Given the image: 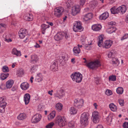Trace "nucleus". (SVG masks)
Segmentation results:
<instances>
[{
  "label": "nucleus",
  "mask_w": 128,
  "mask_h": 128,
  "mask_svg": "<svg viewBox=\"0 0 128 128\" xmlns=\"http://www.w3.org/2000/svg\"><path fill=\"white\" fill-rule=\"evenodd\" d=\"M9 74L7 73H2L0 76V78L2 80L6 79L9 76Z\"/></svg>",
  "instance_id": "obj_31"
},
{
  "label": "nucleus",
  "mask_w": 128,
  "mask_h": 128,
  "mask_svg": "<svg viewBox=\"0 0 128 128\" xmlns=\"http://www.w3.org/2000/svg\"><path fill=\"white\" fill-rule=\"evenodd\" d=\"M86 65L88 68L92 69L97 68L101 65L100 61L98 60L88 62L86 64Z\"/></svg>",
  "instance_id": "obj_2"
},
{
  "label": "nucleus",
  "mask_w": 128,
  "mask_h": 128,
  "mask_svg": "<svg viewBox=\"0 0 128 128\" xmlns=\"http://www.w3.org/2000/svg\"><path fill=\"white\" fill-rule=\"evenodd\" d=\"M109 16V14L108 12H105L100 16L99 17V18L101 20H105Z\"/></svg>",
  "instance_id": "obj_23"
},
{
  "label": "nucleus",
  "mask_w": 128,
  "mask_h": 128,
  "mask_svg": "<svg viewBox=\"0 0 128 128\" xmlns=\"http://www.w3.org/2000/svg\"><path fill=\"white\" fill-rule=\"evenodd\" d=\"M54 125V123L53 122H51L48 123L46 127V128H52Z\"/></svg>",
  "instance_id": "obj_48"
},
{
  "label": "nucleus",
  "mask_w": 128,
  "mask_h": 128,
  "mask_svg": "<svg viewBox=\"0 0 128 128\" xmlns=\"http://www.w3.org/2000/svg\"><path fill=\"white\" fill-rule=\"evenodd\" d=\"M62 57V59L65 61L67 60L68 58V55L66 53H63Z\"/></svg>",
  "instance_id": "obj_37"
},
{
  "label": "nucleus",
  "mask_w": 128,
  "mask_h": 128,
  "mask_svg": "<svg viewBox=\"0 0 128 128\" xmlns=\"http://www.w3.org/2000/svg\"><path fill=\"white\" fill-rule=\"evenodd\" d=\"M74 122L73 121H71L68 123V125L69 127L71 128H73L74 127Z\"/></svg>",
  "instance_id": "obj_47"
},
{
  "label": "nucleus",
  "mask_w": 128,
  "mask_h": 128,
  "mask_svg": "<svg viewBox=\"0 0 128 128\" xmlns=\"http://www.w3.org/2000/svg\"><path fill=\"white\" fill-rule=\"evenodd\" d=\"M112 44V42L111 40H106L102 46L104 48H110Z\"/></svg>",
  "instance_id": "obj_11"
},
{
  "label": "nucleus",
  "mask_w": 128,
  "mask_h": 128,
  "mask_svg": "<svg viewBox=\"0 0 128 128\" xmlns=\"http://www.w3.org/2000/svg\"><path fill=\"white\" fill-rule=\"evenodd\" d=\"M114 54V50H112L109 52L108 54V58L112 57Z\"/></svg>",
  "instance_id": "obj_41"
},
{
  "label": "nucleus",
  "mask_w": 128,
  "mask_h": 128,
  "mask_svg": "<svg viewBox=\"0 0 128 128\" xmlns=\"http://www.w3.org/2000/svg\"><path fill=\"white\" fill-rule=\"evenodd\" d=\"M26 118V115L24 114H20L17 117L18 119L20 120H22Z\"/></svg>",
  "instance_id": "obj_29"
},
{
  "label": "nucleus",
  "mask_w": 128,
  "mask_h": 128,
  "mask_svg": "<svg viewBox=\"0 0 128 128\" xmlns=\"http://www.w3.org/2000/svg\"><path fill=\"white\" fill-rule=\"evenodd\" d=\"M2 70L4 72H7L9 71L8 67L6 66H4L3 67Z\"/></svg>",
  "instance_id": "obj_46"
},
{
  "label": "nucleus",
  "mask_w": 128,
  "mask_h": 128,
  "mask_svg": "<svg viewBox=\"0 0 128 128\" xmlns=\"http://www.w3.org/2000/svg\"><path fill=\"white\" fill-rule=\"evenodd\" d=\"M56 112L55 111H53L48 116V119L49 120H51L55 116Z\"/></svg>",
  "instance_id": "obj_27"
},
{
  "label": "nucleus",
  "mask_w": 128,
  "mask_h": 128,
  "mask_svg": "<svg viewBox=\"0 0 128 128\" xmlns=\"http://www.w3.org/2000/svg\"><path fill=\"white\" fill-rule=\"evenodd\" d=\"M56 92L54 94V96L56 98H57L59 99L61 98L64 96L63 93L64 92V90L60 88L58 92V90H56Z\"/></svg>",
  "instance_id": "obj_9"
},
{
  "label": "nucleus",
  "mask_w": 128,
  "mask_h": 128,
  "mask_svg": "<svg viewBox=\"0 0 128 128\" xmlns=\"http://www.w3.org/2000/svg\"><path fill=\"white\" fill-rule=\"evenodd\" d=\"M74 105L78 108L82 107L84 103V101L82 99H76L74 100Z\"/></svg>",
  "instance_id": "obj_8"
},
{
  "label": "nucleus",
  "mask_w": 128,
  "mask_h": 128,
  "mask_svg": "<svg viewBox=\"0 0 128 128\" xmlns=\"http://www.w3.org/2000/svg\"><path fill=\"white\" fill-rule=\"evenodd\" d=\"M126 11V9L125 7H121V9L120 13L122 14L124 13Z\"/></svg>",
  "instance_id": "obj_54"
},
{
  "label": "nucleus",
  "mask_w": 128,
  "mask_h": 128,
  "mask_svg": "<svg viewBox=\"0 0 128 128\" xmlns=\"http://www.w3.org/2000/svg\"><path fill=\"white\" fill-rule=\"evenodd\" d=\"M116 30V28L113 26L108 28L107 30V31L109 34H111L115 32Z\"/></svg>",
  "instance_id": "obj_30"
},
{
  "label": "nucleus",
  "mask_w": 128,
  "mask_h": 128,
  "mask_svg": "<svg viewBox=\"0 0 128 128\" xmlns=\"http://www.w3.org/2000/svg\"><path fill=\"white\" fill-rule=\"evenodd\" d=\"M24 19L26 21H31L33 20V16L32 14H28L26 16H24Z\"/></svg>",
  "instance_id": "obj_17"
},
{
  "label": "nucleus",
  "mask_w": 128,
  "mask_h": 128,
  "mask_svg": "<svg viewBox=\"0 0 128 128\" xmlns=\"http://www.w3.org/2000/svg\"><path fill=\"white\" fill-rule=\"evenodd\" d=\"M49 26L48 25H46L45 24H42L41 25L42 28V30L45 32L46 29L49 27Z\"/></svg>",
  "instance_id": "obj_40"
},
{
  "label": "nucleus",
  "mask_w": 128,
  "mask_h": 128,
  "mask_svg": "<svg viewBox=\"0 0 128 128\" xmlns=\"http://www.w3.org/2000/svg\"><path fill=\"white\" fill-rule=\"evenodd\" d=\"M6 25L4 24H0V33H2L5 30Z\"/></svg>",
  "instance_id": "obj_28"
},
{
  "label": "nucleus",
  "mask_w": 128,
  "mask_h": 128,
  "mask_svg": "<svg viewBox=\"0 0 128 128\" xmlns=\"http://www.w3.org/2000/svg\"><path fill=\"white\" fill-rule=\"evenodd\" d=\"M77 112V110L74 107H71L70 109V113L71 114H76Z\"/></svg>",
  "instance_id": "obj_32"
},
{
  "label": "nucleus",
  "mask_w": 128,
  "mask_h": 128,
  "mask_svg": "<svg viewBox=\"0 0 128 128\" xmlns=\"http://www.w3.org/2000/svg\"><path fill=\"white\" fill-rule=\"evenodd\" d=\"M123 126L124 128H128V122H124Z\"/></svg>",
  "instance_id": "obj_56"
},
{
  "label": "nucleus",
  "mask_w": 128,
  "mask_h": 128,
  "mask_svg": "<svg viewBox=\"0 0 128 128\" xmlns=\"http://www.w3.org/2000/svg\"><path fill=\"white\" fill-rule=\"evenodd\" d=\"M85 0H80V5L83 6L85 3Z\"/></svg>",
  "instance_id": "obj_59"
},
{
  "label": "nucleus",
  "mask_w": 128,
  "mask_h": 128,
  "mask_svg": "<svg viewBox=\"0 0 128 128\" xmlns=\"http://www.w3.org/2000/svg\"><path fill=\"white\" fill-rule=\"evenodd\" d=\"M116 22H110L109 23V24L110 25H111L113 26L115 24Z\"/></svg>",
  "instance_id": "obj_60"
},
{
  "label": "nucleus",
  "mask_w": 128,
  "mask_h": 128,
  "mask_svg": "<svg viewBox=\"0 0 128 128\" xmlns=\"http://www.w3.org/2000/svg\"><path fill=\"white\" fill-rule=\"evenodd\" d=\"M27 32L26 29H21L18 32L19 36L21 38H24L27 35Z\"/></svg>",
  "instance_id": "obj_10"
},
{
  "label": "nucleus",
  "mask_w": 128,
  "mask_h": 128,
  "mask_svg": "<svg viewBox=\"0 0 128 128\" xmlns=\"http://www.w3.org/2000/svg\"><path fill=\"white\" fill-rule=\"evenodd\" d=\"M95 82L97 85L98 84L100 80V78L98 77H96L95 78Z\"/></svg>",
  "instance_id": "obj_53"
},
{
  "label": "nucleus",
  "mask_w": 128,
  "mask_h": 128,
  "mask_svg": "<svg viewBox=\"0 0 128 128\" xmlns=\"http://www.w3.org/2000/svg\"><path fill=\"white\" fill-rule=\"evenodd\" d=\"M37 66L36 65H34L32 68V71L33 72L36 70L37 69Z\"/></svg>",
  "instance_id": "obj_55"
},
{
  "label": "nucleus",
  "mask_w": 128,
  "mask_h": 128,
  "mask_svg": "<svg viewBox=\"0 0 128 128\" xmlns=\"http://www.w3.org/2000/svg\"><path fill=\"white\" fill-rule=\"evenodd\" d=\"M41 74L40 73H38L37 74L36 76V79L37 80V81L38 82H41L42 80V78L40 77Z\"/></svg>",
  "instance_id": "obj_42"
},
{
  "label": "nucleus",
  "mask_w": 128,
  "mask_h": 128,
  "mask_svg": "<svg viewBox=\"0 0 128 128\" xmlns=\"http://www.w3.org/2000/svg\"><path fill=\"white\" fill-rule=\"evenodd\" d=\"M64 9L63 8L61 7L57 8L54 9V14L57 17H60L62 16V13Z\"/></svg>",
  "instance_id": "obj_6"
},
{
  "label": "nucleus",
  "mask_w": 128,
  "mask_h": 128,
  "mask_svg": "<svg viewBox=\"0 0 128 128\" xmlns=\"http://www.w3.org/2000/svg\"><path fill=\"white\" fill-rule=\"evenodd\" d=\"M30 96L28 93L25 94L24 96V101L26 105L28 104L30 100Z\"/></svg>",
  "instance_id": "obj_14"
},
{
  "label": "nucleus",
  "mask_w": 128,
  "mask_h": 128,
  "mask_svg": "<svg viewBox=\"0 0 128 128\" xmlns=\"http://www.w3.org/2000/svg\"><path fill=\"white\" fill-rule=\"evenodd\" d=\"M5 98L4 96L1 97L0 98V104H4V103H6L5 102Z\"/></svg>",
  "instance_id": "obj_43"
},
{
  "label": "nucleus",
  "mask_w": 128,
  "mask_h": 128,
  "mask_svg": "<svg viewBox=\"0 0 128 128\" xmlns=\"http://www.w3.org/2000/svg\"><path fill=\"white\" fill-rule=\"evenodd\" d=\"M56 107L58 110L60 111L62 108V105L61 103H58L56 104Z\"/></svg>",
  "instance_id": "obj_33"
},
{
  "label": "nucleus",
  "mask_w": 128,
  "mask_h": 128,
  "mask_svg": "<svg viewBox=\"0 0 128 128\" xmlns=\"http://www.w3.org/2000/svg\"><path fill=\"white\" fill-rule=\"evenodd\" d=\"M12 53L13 54L16 55L17 56H20L21 55L20 51L18 50L15 48H14L12 49Z\"/></svg>",
  "instance_id": "obj_24"
},
{
  "label": "nucleus",
  "mask_w": 128,
  "mask_h": 128,
  "mask_svg": "<svg viewBox=\"0 0 128 128\" xmlns=\"http://www.w3.org/2000/svg\"><path fill=\"white\" fill-rule=\"evenodd\" d=\"M96 128H103V126L101 124L98 125Z\"/></svg>",
  "instance_id": "obj_62"
},
{
  "label": "nucleus",
  "mask_w": 128,
  "mask_h": 128,
  "mask_svg": "<svg viewBox=\"0 0 128 128\" xmlns=\"http://www.w3.org/2000/svg\"><path fill=\"white\" fill-rule=\"evenodd\" d=\"M117 93L118 94H122L124 91L123 88L122 87H119L116 90Z\"/></svg>",
  "instance_id": "obj_35"
},
{
  "label": "nucleus",
  "mask_w": 128,
  "mask_h": 128,
  "mask_svg": "<svg viewBox=\"0 0 128 128\" xmlns=\"http://www.w3.org/2000/svg\"><path fill=\"white\" fill-rule=\"evenodd\" d=\"M53 92L52 90H51V91H49L48 92V93L51 96H52V92Z\"/></svg>",
  "instance_id": "obj_63"
},
{
  "label": "nucleus",
  "mask_w": 128,
  "mask_h": 128,
  "mask_svg": "<svg viewBox=\"0 0 128 128\" xmlns=\"http://www.w3.org/2000/svg\"><path fill=\"white\" fill-rule=\"evenodd\" d=\"M12 91H15L17 90V87L16 86H13L12 89Z\"/></svg>",
  "instance_id": "obj_61"
},
{
  "label": "nucleus",
  "mask_w": 128,
  "mask_h": 128,
  "mask_svg": "<svg viewBox=\"0 0 128 128\" xmlns=\"http://www.w3.org/2000/svg\"><path fill=\"white\" fill-rule=\"evenodd\" d=\"M56 122L58 123L60 126H63L66 124V119L64 116H58L56 119Z\"/></svg>",
  "instance_id": "obj_5"
},
{
  "label": "nucleus",
  "mask_w": 128,
  "mask_h": 128,
  "mask_svg": "<svg viewBox=\"0 0 128 128\" xmlns=\"http://www.w3.org/2000/svg\"><path fill=\"white\" fill-rule=\"evenodd\" d=\"M73 51L74 54L75 56H77L80 53V50L78 47H75L73 48Z\"/></svg>",
  "instance_id": "obj_25"
},
{
  "label": "nucleus",
  "mask_w": 128,
  "mask_h": 128,
  "mask_svg": "<svg viewBox=\"0 0 128 128\" xmlns=\"http://www.w3.org/2000/svg\"><path fill=\"white\" fill-rule=\"evenodd\" d=\"M101 28V26L100 24H98L93 25L92 27V29L95 31H99Z\"/></svg>",
  "instance_id": "obj_16"
},
{
  "label": "nucleus",
  "mask_w": 128,
  "mask_h": 128,
  "mask_svg": "<svg viewBox=\"0 0 128 128\" xmlns=\"http://www.w3.org/2000/svg\"><path fill=\"white\" fill-rule=\"evenodd\" d=\"M110 11L111 13L112 14H115L116 13V9L114 7L110 9Z\"/></svg>",
  "instance_id": "obj_49"
},
{
  "label": "nucleus",
  "mask_w": 128,
  "mask_h": 128,
  "mask_svg": "<svg viewBox=\"0 0 128 128\" xmlns=\"http://www.w3.org/2000/svg\"><path fill=\"white\" fill-rule=\"evenodd\" d=\"M66 3L67 7L68 8H70V7L72 6V3L70 0H68Z\"/></svg>",
  "instance_id": "obj_44"
},
{
  "label": "nucleus",
  "mask_w": 128,
  "mask_h": 128,
  "mask_svg": "<svg viewBox=\"0 0 128 128\" xmlns=\"http://www.w3.org/2000/svg\"><path fill=\"white\" fill-rule=\"evenodd\" d=\"M109 108L113 112H116L117 110V106L113 103H111L109 104Z\"/></svg>",
  "instance_id": "obj_22"
},
{
  "label": "nucleus",
  "mask_w": 128,
  "mask_h": 128,
  "mask_svg": "<svg viewBox=\"0 0 128 128\" xmlns=\"http://www.w3.org/2000/svg\"><path fill=\"white\" fill-rule=\"evenodd\" d=\"M118 102L120 104L121 106H123L124 105V100L120 99L118 100Z\"/></svg>",
  "instance_id": "obj_51"
},
{
  "label": "nucleus",
  "mask_w": 128,
  "mask_h": 128,
  "mask_svg": "<svg viewBox=\"0 0 128 128\" xmlns=\"http://www.w3.org/2000/svg\"><path fill=\"white\" fill-rule=\"evenodd\" d=\"M88 114L87 112H84L81 116L80 122L82 124L86 125L88 124Z\"/></svg>",
  "instance_id": "obj_3"
},
{
  "label": "nucleus",
  "mask_w": 128,
  "mask_h": 128,
  "mask_svg": "<svg viewBox=\"0 0 128 128\" xmlns=\"http://www.w3.org/2000/svg\"><path fill=\"white\" fill-rule=\"evenodd\" d=\"M30 62L32 63L35 64L38 61L39 58L36 54L32 55L30 56Z\"/></svg>",
  "instance_id": "obj_13"
},
{
  "label": "nucleus",
  "mask_w": 128,
  "mask_h": 128,
  "mask_svg": "<svg viewBox=\"0 0 128 128\" xmlns=\"http://www.w3.org/2000/svg\"><path fill=\"white\" fill-rule=\"evenodd\" d=\"M112 63L113 64H119V62L118 58H114L112 59Z\"/></svg>",
  "instance_id": "obj_39"
},
{
  "label": "nucleus",
  "mask_w": 128,
  "mask_h": 128,
  "mask_svg": "<svg viewBox=\"0 0 128 128\" xmlns=\"http://www.w3.org/2000/svg\"><path fill=\"white\" fill-rule=\"evenodd\" d=\"M125 21L126 23H128V14L126 16Z\"/></svg>",
  "instance_id": "obj_64"
},
{
  "label": "nucleus",
  "mask_w": 128,
  "mask_h": 128,
  "mask_svg": "<svg viewBox=\"0 0 128 128\" xmlns=\"http://www.w3.org/2000/svg\"><path fill=\"white\" fill-rule=\"evenodd\" d=\"M116 79V76L114 75L110 76L109 77V80L110 81H114Z\"/></svg>",
  "instance_id": "obj_45"
},
{
  "label": "nucleus",
  "mask_w": 128,
  "mask_h": 128,
  "mask_svg": "<svg viewBox=\"0 0 128 128\" xmlns=\"http://www.w3.org/2000/svg\"><path fill=\"white\" fill-rule=\"evenodd\" d=\"M29 85L26 82H24L22 83L20 85L21 88L24 90L28 89L29 87Z\"/></svg>",
  "instance_id": "obj_21"
},
{
  "label": "nucleus",
  "mask_w": 128,
  "mask_h": 128,
  "mask_svg": "<svg viewBox=\"0 0 128 128\" xmlns=\"http://www.w3.org/2000/svg\"><path fill=\"white\" fill-rule=\"evenodd\" d=\"M83 28L82 26L81 23L80 21H76L74 24L73 29L75 32H81L83 30Z\"/></svg>",
  "instance_id": "obj_4"
},
{
  "label": "nucleus",
  "mask_w": 128,
  "mask_h": 128,
  "mask_svg": "<svg viewBox=\"0 0 128 128\" xmlns=\"http://www.w3.org/2000/svg\"><path fill=\"white\" fill-rule=\"evenodd\" d=\"M4 40L5 41H6L8 42H11L12 41V40L11 39H10V38L7 39V38H5Z\"/></svg>",
  "instance_id": "obj_58"
},
{
  "label": "nucleus",
  "mask_w": 128,
  "mask_h": 128,
  "mask_svg": "<svg viewBox=\"0 0 128 128\" xmlns=\"http://www.w3.org/2000/svg\"><path fill=\"white\" fill-rule=\"evenodd\" d=\"M128 38V34H126L123 36L121 38L120 40L123 41Z\"/></svg>",
  "instance_id": "obj_50"
},
{
  "label": "nucleus",
  "mask_w": 128,
  "mask_h": 128,
  "mask_svg": "<svg viewBox=\"0 0 128 128\" xmlns=\"http://www.w3.org/2000/svg\"><path fill=\"white\" fill-rule=\"evenodd\" d=\"M57 63V62L56 61L54 60L51 66V68L53 71H54L57 70L58 65Z\"/></svg>",
  "instance_id": "obj_18"
},
{
  "label": "nucleus",
  "mask_w": 128,
  "mask_h": 128,
  "mask_svg": "<svg viewBox=\"0 0 128 128\" xmlns=\"http://www.w3.org/2000/svg\"><path fill=\"white\" fill-rule=\"evenodd\" d=\"M70 77L73 81L77 83L80 82L82 78V74L80 73L76 72L72 74Z\"/></svg>",
  "instance_id": "obj_1"
},
{
  "label": "nucleus",
  "mask_w": 128,
  "mask_h": 128,
  "mask_svg": "<svg viewBox=\"0 0 128 128\" xmlns=\"http://www.w3.org/2000/svg\"><path fill=\"white\" fill-rule=\"evenodd\" d=\"M54 39L57 41H58L61 39L62 38V36L60 33H58L54 36Z\"/></svg>",
  "instance_id": "obj_38"
},
{
  "label": "nucleus",
  "mask_w": 128,
  "mask_h": 128,
  "mask_svg": "<svg viewBox=\"0 0 128 128\" xmlns=\"http://www.w3.org/2000/svg\"><path fill=\"white\" fill-rule=\"evenodd\" d=\"M6 103H4V104H0V112L4 113L5 111V108L7 105Z\"/></svg>",
  "instance_id": "obj_26"
},
{
  "label": "nucleus",
  "mask_w": 128,
  "mask_h": 128,
  "mask_svg": "<svg viewBox=\"0 0 128 128\" xmlns=\"http://www.w3.org/2000/svg\"><path fill=\"white\" fill-rule=\"evenodd\" d=\"M80 10V6L78 5H76L73 8L72 14L73 16L76 15L78 13Z\"/></svg>",
  "instance_id": "obj_12"
},
{
  "label": "nucleus",
  "mask_w": 128,
  "mask_h": 128,
  "mask_svg": "<svg viewBox=\"0 0 128 128\" xmlns=\"http://www.w3.org/2000/svg\"><path fill=\"white\" fill-rule=\"evenodd\" d=\"M14 82L13 80H8L6 82V87L7 88H11Z\"/></svg>",
  "instance_id": "obj_19"
},
{
  "label": "nucleus",
  "mask_w": 128,
  "mask_h": 128,
  "mask_svg": "<svg viewBox=\"0 0 128 128\" xmlns=\"http://www.w3.org/2000/svg\"><path fill=\"white\" fill-rule=\"evenodd\" d=\"M99 116L98 113L97 111L94 112L92 114V118L93 121L95 123H98L99 121Z\"/></svg>",
  "instance_id": "obj_7"
},
{
  "label": "nucleus",
  "mask_w": 128,
  "mask_h": 128,
  "mask_svg": "<svg viewBox=\"0 0 128 128\" xmlns=\"http://www.w3.org/2000/svg\"><path fill=\"white\" fill-rule=\"evenodd\" d=\"M121 7L120 6L116 9V13H120L121 12Z\"/></svg>",
  "instance_id": "obj_57"
},
{
  "label": "nucleus",
  "mask_w": 128,
  "mask_h": 128,
  "mask_svg": "<svg viewBox=\"0 0 128 128\" xmlns=\"http://www.w3.org/2000/svg\"><path fill=\"white\" fill-rule=\"evenodd\" d=\"M105 94L108 96H110L112 94V92L111 90H107Z\"/></svg>",
  "instance_id": "obj_52"
},
{
  "label": "nucleus",
  "mask_w": 128,
  "mask_h": 128,
  "mask_svg": "<svg viewBox=\"0 0 128 128\" xmlns=\"http://www.w3.org/2000/svg\"><path fill=\"white\" fill-rule=\"evenodd\" d=\"M98 39V44L100 47H101L102 46L103 38L102 36H100L99 37Z\"/></svg>",
  "instance_id": "obj_36"
},
{
  "label": "nucleus",
  "mask_w": 128,
  "mask_h": 128,
  "mask_svg": "<svg viewBox=\"0 0 128 128\" xmlns=\"http://www.w3.org/2000/svg\"><path fill=\"white\" fill-rule=\"evenodd\" d=\"M34 118H32V120L34 121L32 122L34 123L38 122L41 119L42 116L40 114H37L35 115L33 117Z\"/></svg>",
  "instance_id": "obj_15"
},
{
  "label": "nucleus",
  "mask_w": 128,
  "mask_h": 128,
  "mask_svg": "<svg viewBox=\"0 0 128 128\" xmlns=\"http://www.w3.org/2000/svg\"><path fill=\"white\" fill-rule=\"evenodd\" d=\"M24 73V71L22 69H20L17 70L16 74L17 75L19 76H21Z\"/></svg>",
  "instance_id": "obj_34"
},
{
  "label": "nucleus",
  "mask_w": 128,
  "mask_h": 128,
  "mask_svg": "<svg viewBox=\"0 0 128 128\" xmlns=\"http://www.w3.org/2000/svg\"><path fill=\"white\" fill-rule=\"evenodd\" d=\"M93 16V15L91 13H88L83 18L84 20L85 21H87L91 19Z\"/></svg>",
  "instance_id": "obj_20"
}]
</instances>
